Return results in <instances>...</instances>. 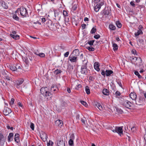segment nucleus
Instances as JSON below:
<instances>
[{"label": "nucleus", "instance_id": "4", "mask_svg": "<svg viewBox=\"0 0 146 146\" xmlns=\"http://www.w3.org/2000/svg\"><path fill=\"white\" fill-rule=\"evenodd\" d=\"M40 136L43 141H46L47 138V134L45 132L42 131L40 133Z\"/></svg>", "mask_w": 146, "mask_h": 146}, {"label": "nucleus", "instance_id": "35", "mask_svg": "<svg viewBox=\"0 0 146 146\" xmlns=\"http://www.w3.org/2000/svg\"><path fill=\"white\" fill-rule=\"evenodd\" d=\"M86 48L90 51H94V48L91 46L87 47Z\"/></svg>", "mask_w": 146, "mask_h": 146}, {"label": "nucleus", "instance_id": "25", "mask_svg": "<svg viewBox=\"0 0 146 146\" xmlns=\"http://www.w3.org/2000/svg\"><path fill=\"white\" fill-rule=\"evenodd\" d=\"M1 3V6L3 8L5 9H7L8 8V6L7 5V4L5 3L4 1H2Z\"/></svg>", "mask_w": 146, "mask_h": 146}, {"label": "nucleus", "instance_id": "58", "mask_svg": "<svg viewBox=\"0 0 146 146\" xmlns=\"http://www.w3.org/2000/svg\"><path fill=\"white\" fill-rule=\"evenodd\" d=\"M101 74L102 75L105 77L106 74V72H105L104 70H102L101 72Z\"/></svg>", "mask_w": 146, "mask_h": 146}, {"label": "nucleus", "instance_id": "37", "mask_svg": "<svg viewBox=\"0 0 146 146\" xmlns=\"http://www.w3.org/2000/svg\"><path fill=\"white\" fill-rule=\"evenodd\" d=\"M113 49L114 50H116L117 49L118 46L116 44H113Z\"/></svg>", "mask_w": 146, "mask_h": 146}, {"label": "nucleus", "instance_id": "46", "mask_svg": "<svg viewBox=\"0 0 146 146\" xmlns=\"http://www.w3.org/2000/svg\"><path fill=\"white\" fill-rule=\"evenodd\" d=\"M14 100H15L13 98H11V100L9 103L11 106H12L13 104Z\"/></svg>", "mask_w": 146, "mask_h": 146}, {"label": "nucleus", "instance_id": "41", "mask_svg": "<svg viewBox=\"0 0 146 146\" xmlns=\"http://www.w3.org/2000/svg\"><path fill=\"white\" fill-rule=\"evenodd\" d=\"M53 142L51 140H49V142H48L47 145L48 146H52L53 144Z\"/></svg>", "mask_w": 146, "mask_h": 146}, {"label": "nucleus", "instance_id": "62", "mask_svg": "<svg viewBox=\"0 0 146 146\" xmlns=\"http://www.w3.org/2000/svg\"><path fill=\"white\" fill-rule=\"evenodd\" d=\"M104 4V3H99L98 4H97V5H99V6H100V8H101V7Z\"/></svg>", "mask_w": 146, "mask_h": 146}, {"label": "nucleus", "instance_id": "54", "mask_svg": "<svg viewBox=\"0 0 146 146\" xmlns=\"http://www.w3.org/2000/svg\"><path fill=\"white\" fill-rule=\"evenodd\" d=\"M136 128L135 127H133L131 128V130L132 133H134L135 131Z\"/></svg>", "mask_w": 146, "mask_h": 146}, {"label": "nucleus", "instance_id": "47", "mask_svg": "<svg viewBox=\"0 0 146 146\" xmlns=\"http://www.w3.org/2000/svg\"><path fill=\"white\" fill-rule=\"evenodd\" d=\"M69 143L70 145H73L74 144L73 140L70 139L69 141Z\"/></svg>", "mask_w": 146, "mask_h": 146}, {"label": "nucleus", "instance_id": "8", "mask_svg": "<svg viewBox=\"0 0 146 146\" xmlns=\"http://www.w3.org/2000/svg\"><path fill=\"white\" fill-rule=\"evenodd\" d=\"M63 14L64 18V21L65 22H68L69 19L68 17H67L68 16V15L67 12L66 11H63Z\"/></svg>", "mask_w": 146, "mask_h": 146}, {"label": "nucleus", "instance_id": "5", "mask_svg": "<svg viewBox=\"0 0 146 146\" xmlns=\"http://www.w3.org/2000/svg\"><path fill=\"white\" fill-rule=\"evenodd\" d=\"M122 105L125 106L126 108H129L131 107L132 104L127 100H125L122 104Z\"/></svg>", "mask_w": 146, "mask_h": 146}, {"label": "nucleus", "instance_id": "50", "mask_svg": "<svg viewBox=\"0 0 146 146\" xmlns=\"http://www.w3.org/2000/svg\"><path fill=\"white\" fill-rule=\"evenodd\" d=\"M131 52L132 54H133L134 55H137V52L136 50L135 49H133L132 50Z\"/></svg>", "mask_w": 146, "mask_h": 146}, {"label": "nucleus", "instance_id": "64", "mask_svg": "<svg viewBox=\"0 0 146 146\" xmlns=\"http://www.w3.org/2000/svg\"><path fill=\"white\" fill-rule=\"evenodd\" d=\"M41 19L42 22V23H44L46 21V19L45 18L42 17V18H41Z\"/></svg>", "mask_w": 146, "mask_h": 146}, {"label": "nucleus", "instance_id": "13", "mask_svg": "<svg viewBox=\"0 0 146 146\" xmlns=\"http://www.w3.org/2000/svg\"><path fill=\"white\" fill-rule=\"evenodd\" d=\"M99 64L98 62H96L94 64V69L97 71H99L100 70L99 66Z\"/></svg>", "mask_w": 146, "mask_h": 146}, {"label": "nucleus", "instance_id": "23", "mask_svg": "<svg viewBox=\"0 0 146 146\" xmlns=\"http://www.w3.org/2000/svg\"><path fill=\"white\" fill-rule=\"evenodd\" d=\"M81 72L83 74H86L87 72V68L81 67Z\"/></svg>", "mask_w": 146, "mask_h": 146}, {"label": "nucleus", "instance_id": "14", "mask_svg": "<svg viewBox=\"0 0 146 146\" xmlns=\"http://www.w3.org/2000/svg\"><path fill=\"white\" fill-rule=\"evenodd\" d=\"M5 139L3 135L0 133V144L3 145L5 141Z\"/></svg>", "mask_w": 146, "mask_h": 146}, {"label": "nucleus", "instance_id": "22", "mask_svg": "<svg viewBox=\"0 0 146 146\" xmlns=\"http://www.w3.org/2000/svg\"><path fill=\"white\" fill-rule=\"evenodd\" d=\"M113 73V71L110 70H106V75L107 76H110L111 74Z\"/></svg>", "mask_w": 146, "mask_h": 146}, {"label": "nucleus", "instance_id": "56", "mask_svg": "<svg viewBox=\"0 0 146 146\" xmlns=\"http://www.w3.org/2000/svg\"><path fill=\"white\" fill-rule=\"evenodd\" d=\"M100 37V36L99 35H96L94 36V38L96 39H98Z\"/></svg>", "mask_w": 146, "mask_h": 146}, {"label": "nucleus", "instance_id": "24", "mask_svg": "<svg viewBox=\"0 0 146 146\" xmlns=\"http://www.w3.org/2000/svg\"><path fill=\"white\" fill-rule=\"evenodd\" d=\"M13 134L12 133H10L8 136V140L9 142L11 141L13 139Z\"/></svg>", "mask_w": 146, "mask_h": 146}, {"label": "nucleus", "instance_id": "45", "mask_svg": "<svg viewBox=\"0 0 146 146\" xmlns=\"http://www.w3.org/2000/svg\"><path fill=\"white\" fill-rule=\"evenodd\" d=\"M54 16L55 17V19H57L58 18V13L56 12V11H54Z\"/></svg>", "mask_w": 146, "mask_h": 146}, {"label": "nucleus", "instance_id": "15", "mask_svg": "<svg viewBox=\"0 0 146 146\" xmlns=\"http://www.w3.org/2000/svg\"><path fill=\"white\" fill-rule=\"evenodd\" d=\"M55 124L57 126H61L63 124L62 121L60 120H57L55 121Z\"/></svg>", "mask_w": 146, "mask_h": 146}, {"label": "nucleus", "instance_id": "38", "mask_svg": "<svg viewBox=\"0 0 146 146\" xmlns=\"http://www.w3.org/2000/svg\"><path fill=\"white\" fill-rule=\"evenodd\" d=\"M116 24L117 27L119 28H120L121 27V23L118 21H117L116 22Z\"/></svg>", "mask_w": 146, "mask_h": 146}, {"label": "nucleus", "instance_id": "16", "mask_svg": "<svg viewBox=\"0 0 146 146\" xmlns=\"http://www.w3.org/2000/svg\"><path fill=\"white\" fill-rule=\"evenodd\" d=\"M46 87H42L40 90V92L42 94H46L47 92Z\"/></svg>", "mask_w": 146, "mask_h": 146}, {"label": "nucleus", "instance_id": "59", "mask_svg": "<svg viewBox=\"0 0 146 146\" xmlns=\"http://www.w3.org/2000/svg\"><path fill=\"white\" fill-rule=\"evenodd\" d=\"M1 83L2 85H3L4 86H6L7 85V84L6 83H5V84H4V83H5L4 81H1Z\"/></svg>", "mask_w": 146, "mask_h": 146}, {"label": "nucleus", "instance_id": "44", "mask_svg": "<svg viewBox=\"0 0 146 146\" xmlns=\"http://www.w3.org/2000/svg\"><path fill=\"white\" fill-rule=\"evenodd\" d=\"M96 29L94 27H93L91 29L90 33L92 34L96 32Z\"/></svg>", "mask_w": 146, "mask_h": 146}, {"label": "nucleus", "instance_id": "9", "mask_svg": "<svg viewBox=\"0 0 146 146\" xmlns=\"http://www.w3.org/2000/svg\"><path fill=\"white\" fill-rule=\"evenodd\" d=\"M142 98L141 96H139L138 99L135 100V101L136 104L137 105H141L142 103Z\"/></svg>", "mask_w": 146, "mask_h": 146}, {"label": "nucleus", "instance_id": "36", "mask_svg": "<svg viewBox=\"0 0 146 146\" xmlns=\"http://www.w3.org/2000/svg\"><path fill=\"white\" fill-rule=\"evenodd\" d=\"M135 74L138 76L139 78H142V76L139 74V73L137 71H135L134 72Z\"/></svg>", "mask_w": 146, "mask_h": 146}, {"label": "nucleus", "instance_id": "3", "mask_svg": "<svg viewBox=\"0 0 146 146\" xmlns=\"http://www.w3.org/2000/svg\"><path fill=\"white\" fill-rule=\"evenodd\" d=\"M1 72L2 73L3 75V77L5 79L7 80L10 81L11 78L9 76V73L8 72L5 71L4 69H3L1 71Z\"/></svg>", "mask_w": 146, "mask_h": 146}, {"label": "nucleus", "instance_id": "51", "mask_svg": "<svg viewBox=\"0 0 146 146\" xmlns=\"http://www.w3.org/2000/svg\"><path fill=\"white\" fill-rule=\"evenodd\" d=\"M70 139L74 140V134H72L70 136Z\"/></svg>", "mask_w": 146, "mask_h": 146}, {"label": "nucleus", "instance_id": "11", "mask_svg": "<svg viewBox=\"0 0 146 146\" xmlns=\"http://www.w3.org/2000/svg\"><path fill=\"white\" fill-rule=\"evenodd\" d=\"M129 96L133 100H135L137 98L136 94L134 92H131L129 94Z\"/></svg>", "mask_w": 146, "mask_h": 146}, {"label": "nucleus", "instance_id": "6", "mask_svg": "<svg viewBox=\"0 0 146 146\" xmlns=\"http://www.w3.org/2000/svg\"><path fill=\"white\" fill-rule=\"evenodd\" d=\"M11 112V111L10 109L7 108L5 107L4 108V110L3 111V113L5 115H7L9 113Z\"/></svg>", "mask_w": 146, "mask_h": 146}, {"label": "nucleus", "instance_id": "12", "mask_svg": "<svg viewBox=\"0 0 146 146\" xmlns=\"http://www.w3.org/2000/svg\"><path fill=\"white\" fill-rule=\"evenodd\" d=\"M57 146H65V143L63 140H58L57 141Z\"/></svg>", "mask_w": 146, "mask_h": 146}, {"label": "nucleus", "instance_id": "57", "mask_svg": "<svg viewBox=\"0 0 146 146\" xmlns=\"http://www.w3.org/2000/svg\"><path fill=\"white\" fill-rule=\"evenodd\" d=\"M82 122L84 124H85L86 120L85 118L82 119L81 120Z\"/></svg>", "mask_w": 146, "mask_h": 146}, {"label": "nucleus", "instance_id": "53", "mask_svg": "<svg viewBox=\"0 0 146 146\" xmlns=\"http://www.w3.org/2000/svg\"><path fill=\"white\" fill-rule=\"evenodd\" d=\"M117 111L118 113H122L123 112L122 110L121 109L119 108H117Z\"/></svg>", "mask_w": 146, "mask_h": 146}, {"label": "nucleus", "instance_id": "21", "mask_svg": "<svg viewBox=\"0 0 146 146\" xmlns=\"http://www.w3.org/2000/svg\"><path fill=\"white\" fill-rule=\"evenodd\" d=\"M73 53L74 54L75 56L77 57V56H78L80 54V52L79 50L78 49H75L74 50Z\"/></svg>", "mask_w": 146, "mask_h": 146}, {"label": "nucleus", "instance_id": "26", "mask_svg": "<svg viewBox=\"0 0 146 146\" xmlns=\"http://www.w3.org/2000/svg\"><path fill=\"white\" fill-rule=\"evenodd\" d=\"M109 28L110 30H115L116 29L115 27L112 24H110Z\"/></svg>", "mask_w": 146, "mask_h": 146}, {"label": "nucleus", "instance_id": "40", "mask_svg": "<svg viewBox=\"0 0 146 146\" xmlns=\"http://www.w3.org/2000/svg\"><path fill=\"white\" fill-rule=\"evenodd\" d=\"M61 71L60 70L57 69L55 71L54 73L56 75H57L59 73H61Z\"/></svg>", "mask_w": 146, "mask_h": 146}, {"label": "nucleus", "instance_id": "52", "mask_svg": "<svg viewBox=\"0 0 146 146\" xmlns=\"http://www.w3.org/2000/svg\"><path fill=\"white\" fill-rule=\"evenodd\" d=\"M48 22L49 24H48V26L50 27L52 26V22L50 21H48Z\"/></svg>", "mask_w": 146, "mask_h": 146}, {"label": "nucleus", "instance_id": "30", "mask_svg": "<svg viewBox=\"0 0 146 146\" xmlns=\"http://www.w3.org/2000/svg\"><path fill=\"white\" fill-rule=\"evenodd\" d=\"M143 33L142 31L139 30L137 32V33H135V36H137L139 35L140 34H141Z\"/></svg>", "mask_w": 146, "mask_h": 146}, {"label": "nucleus", "instance_id": "1", "mask_svg": "<svg viewBox=\"0 0 146 146\" xmlns=\"http://www.w3.org/2000/svg\"><path fill=\"white\" fill-rule=\"evenodd\" d=\"M15 13L19 15V13H20V15L23 17H27L28 15V12L26 9L23 7L18 8L16 11Z\"/></svg>", "mask_w": 146, "mask_h": 146}, {"label": "nucleus", "instance_id": "55", "mask_svg": "<svg viewBox=\"0 0 146 146\" xmlns=\"http://www.w3.org/2000/svg\"><path fill=\"white\" fill-rule=\"evenodd\" d=\"M100 105L101 104L100 103H99L98 102H96L95 103V106L97 107L98 108V107L100 106Z\"/></svg>", "mask_w": 146, "mask_h": 146}, {"label": "nucleus", "instance_id": "43", "mask_svg": "<svg viewBox=\"0 0 146 146\" xmlns=\"http://www.w3.org/2000/svg\"><path fill=\"white\" fill-rule=\"evenodd\" d=\"M94 42V40H90L88 42V43L90 46H92L93 45Z\"/></svg>", "mask_w": 146, "mask_h": 146}, {"label": "nucleus", "instance_id": "31", "mask_svg": "<svg viewBox=\"0 0 146 146\" xmlns=\"http://www.w3.org/2000/svg\"><path fill=\"white\" fill-rule=\"evenodd\" d=\"M10 69L13 71L17 70V68L16 67V66L13 65L10 66Z\"/></svg>", "mask_w": 146, "mask_h": 146}, {"label": "nucleus", "instance_id": "17", "mask_svg": "<svg viewBox=\"0 0 146 146\" xmlns=\"http://www.w3.org/2000/svg\"><path fill=\"white\" fill-rule=\"evenodd\" d=\"M45 96L46 97V98L48 100H50L52 96V94L49 92H47L45 94Z\"/></svg>", "mask_w": 146, "mask_h": 146}, {"label": "nucleus", "instance_id": "48", "mask_svg": "<svg viewBox=\"0 0 146 146\" xmlns=\"http://www.w3.org/2000/svg\"><path fill=\"white\" fill-rule=\"evenodd\" d=\"M16 66V68H17V70L18 71H19L21 70V67L18 64H17Z\"/></svg>", "mask_w": 146, "mask_h": 146}, {"label": "nucleus", "instance_id": "32", "mask_svg": "<svg viewBox=\"0 0 146 146\" xmlns=\"http://www.w3.org/2000/svg\"><path fill=\"white\" fill-rule=\"evenodd\" d=\"M35 54L38 56L42 57H44L45 56V55L44 53H40L38 54L36 53V52H35Z\"/></svg>", "mask_w": 146, "mask_h": 146}, {"label": "nucleus", "instance_id": "63", "mask_svg": "<svg viewBox=\"0 0 146 146\" xmlns=\"http://www.w3.org/2000/svg\"><path fill=\"white\" fill-rule=\"evenodd\" d=\"M86 26V25L85 24H82V25L81 26L82 27V29H84L85 28Z\"/></svg>", "mask_w": 146, "mask_h": 146}, {"label": "nucleus", "instance_id": "61", "mask_svg": "<svg viewBox=\"0 0 146 146\" xmlns=\"http://www.w3.org/2000/svg\"><path fill=\"white\" fill-rule=\"evenodd\" d=\"M115 94L116 96H119L120 95V93L119 91H117L115 92Z\"/></svg>", "mask_w": 146, "mask_h": 146}, {"label": "nucleus", "instance_id": "42", "mask_svg": "<svg viewBox=\"0 0 146 146\" xmlns=\"http://www.w3.org/2000/svg\"><path fill=\"white\" fill-rule=\"evenodd\" d=\"M81 102L82 104L84 105L86 107H87L88 105L87 103L83 101H81Z\"/></svg>", "mask_w": 146, "mask_h": 146}, {"label": "nucleus", "instance_id": "20", "mask_svg": "<svg viewBox=\"0 0 146 146\" xmlns=\"http://www.w3.org/2000/svg\"><path fill=\"white\" fill-rule=\"evenodd\" d=\"M19 135L18 134L16 133L15 134L14 137V139L15 141L17 143L19 142Z\"/></svg>", "mask_w": 146, "mask_h": 146}, {"label": "nucleus", "instance_id": "2", "mask_svg": "<svg viewBox=\"0 0 146 146\" xmlns=\"http://www.w3.org/2000/svg\"><path fill=\"white\" fill-rule=\"evenodd\" d=\"M110 128L112 131L114 133H117L120 135L123 134L122 127L115 126L114 127L113 126V129L112 127Z\"/></svg>", "mask_w": 146, "mask_h": 146}, {"label": "nucleus", "instance_id": "39", "mask_svg": "<svg viewBox=\"0 0 146 146\" xmlns=\"http://www.w3.org/2000/svg\"><path fill=\"white\" fill-rule=\"evenodd\" d=\"M77 4H75L74 5L73 7H72V9L74 11H75L77 7Z\"/></svg>", "mask_w": 146, "mask_h": 146}, {"label": "nucleus", "instance_id": "29", "mask_svg": "<svg viewBox=\"0 0 146 146\" xmlns=\"http://www.w3.org/2000/svg\"><path fill=\"white\" fill-rule=\"evenodd\" d=\"M94 10L96 12H98L99 9L100 8V6H99L98 5H97L95 7H94Z\"/></svg>", "mask_w": 146, "mask_h": 146}, {"label": "nucleus", "instance_id": "49", "mask_svg": "<svg viewBox=\"0 0 146 146\" xmlns=\"http://www.w3.org/2000/svg\"><path fill=\"white\" fill-rule=\"evenodd\" d=\"M30 128L33 130H34V124L32 123H31V125L30 126Z\"/></svg>", "mask_w": 146, "mask_h": 146}, {"label": "nucleus", "instance_id": "34", "mask_svg": "<svg viewBox=\"0 0 146 146\" xmlns=\"http://www.w3.org/2000/svg\"><path fill=\"white\" fill-rule=\"evenodd\" d=\"M13 18L16 20L18 21L19 20V17L17 16V13H15V14L13 15Z\"/></svg>", "mask_w": 146, "mask_h": 146}, {"label": "nucleus", "instance_id": "60", "mask_svg": "<svg viewBox=\"0 0 146 146\" xmlns=\"http://www.w3.org/2000/svg\"><path fill=\"white\" fill-rule=\"evenodd\" d=\"M69 54V52H67L66 53H65L64 54V56L65 57H67L68 56V55Z\"/></svg>", "mask_w": 146, "mask_h": 146}, {"label": "nucleus", "instance_id": "7", "mask_svg": "<svg viewBox=\"0 0 146 146\" xmlns=\"http://www.w3.org/2000/svg\"><path fill=\"white\" fill-rule=\"evenodd\" d=\"M23 81L24 80L22 79H20L17 80L15 84L16 87L19 88V86L23 83Z\"/></svg>", "mask_w": 146, "mask_h": 146}, {"label": "nucleus", "instance_id": "27", "mask_svg": "<svg viewBox=\"0 0 146 146\" xmlns=\"http://www.w3.org/2000/svg\"><path fill=\"white\" fill-rule=\"evenodd\" d=\"M105 95L108 96L109 95V92L108 90L106 89H104L102 92Z\"/></svg>", "mask_w": 146, "mask_h": 146}, {"label": "nucleus", "instance_id": "28", "mask_svg": "<svg viewBox=\"0 0 146 146\" xmlns=\"http://www.w3.org/2000/svg\"><path fill=\"white\" fill-rule=\"evenodd\" d=\"M10 35L13 38L15 39H18L19 38V36L17 35L11 34Z\"/></svg>", "mask_w": 146, "mask_h": 146}, {"label": "nucleus", "instance_id": "19", "mask_svg": "<svg viewBox=\"0 0 146 146\" xmlns=\"http://www.w3.org/2000/svg\"><path fill=\"white\" fill-rule=\"evenodd\" d=\"M88 62L87 60L85 59L83 61V65H82L81 67L87 68V64Z\"/></svg>", "mask_w": 146, "mask_h": 146}, {"label": "nucleus", "instance_id": "10", "mask_svg": "<svg viewBox=\"0 0 146 146\" xmlns=\"http://www.w3.org/2000/svg\"><path fill=\"white\" fill-rule=\"evenodd\" d=\"M69 59L71 62H76L77 61V57L75 56H70Z\"/></svg>", "mask_w": 146, "mask_h": 146}, {"label": "nucleus", "instance_id": "33", "mask_svg": "<svg viewBox=\"0 0 146 146\" xmlns=\"http://www.w3.org/2000/svg\"><path fill=\"white\" fill-rule=\"evenodd\" d=\"M85 90L86 94H89L90 93V90L88 86H87L85 88Z\"/></svg>", "mask_w": 146, "mask_h": 146}, {"label": "nucleus", "instance_id": "18", "mask_svg": "<svg viewBox=\"0 0 146 146\" xmlns=\"http://www.w3.org/2000/svg\"><path fill=\"white\" fill-rule=\"evenodd\" d=\"M51 91L54 93H56L58 90V89L56 86H52L51 88Z\"/></svg>", "mask_w": 146, "mask_h": 146}]
</instances>
